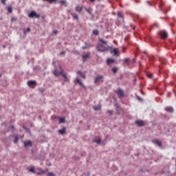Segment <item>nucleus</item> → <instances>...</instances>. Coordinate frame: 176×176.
Segmentation results:
<instances>
[{
  "instance_id": "obj_1",
  "label": "nucleus",
  "mask_w": 176,
  "mask_h": 176,
  "mask_svg": "<svg viewBox=\"0 0 176 176\" xmlns=\"http://www.w3.org/2000/svg\"><path fill=\"white\" fill-rule=\"evenodd\" d=\"M53 75L54 76H58V75H62L63 78L65 79V82H69V79H68V76H67V73L64 72V70L61 69L60 72H58L57 69H54L52 72Z\"/></svg>"
},
{
  "instance_id": "obj_2",
  "label": "nucleus",
  "mask_w": 176,
  "mask_h": 176,
  "mask_svg": "<svg viewBox=\"0 0 176 176\" xmlns=\"http://www.w3.org/2000/svg\"><path fill=\"white\" fill-rule=\"evenodd\" d=\"M108 49H111L110 50V53L115 56L116 57H119L120 56V52H119V50L118 48H112V47H109Z\"/></svg>"
},
{
  "instance_id": "obj_3",
  "label": "nucleus",
  "mask_w": 176,
  "mask_h": 176,
  "mask_svg": "<svg viewBox=\"0 0 176 176\" xmlns=\"http://www.w3.org/2000/svg\"><path fill=\"white\" fill-rule=\"evenodd\" d=\"M96 50L100 53H104V52H107L108 47L104 46L102 44H98L96 47Z\"/></svg>"
},
{
  "instance_id": "obj_4",
  "label": "nucleus",
  "mask_w": 176,
  "mask_h": 176,
  "mask_svg": "<svg viewBox=\"0 0 176 176\" xmlns=\"http://www.w3.org/2000/svg\"><path fill=\"white\" fill-rule=\"evenodd\" d=\"M28 17H30V19H39L41 17V14L36 13L35 11H31L28 14Z\"/></svg>"
},
{
  "instance_id": "obj_5",
  "label": "nucleus",
  "mask_w": 176,
  "mask_h": 176,
  "mask_svg": "<svg viewBox=\"0 0 176 176\" xmlns=\"http://www.w3.org/2000/svg\"><path fill=\"white\" fill-rule=\"evenodd\" d=\"M104 82V76H102V75H99V76H96V77L95 78L94 83H95L96 85H97V84H98V83H101V82Z\"/></svg>"
},
{
  "instance_id": "obj_6",
  "label": "nucleus",
  "mask_w": 176,
  "mask_h": 176,
  "mask_svg": "<svg viewBox=\"0 0 176 176\" xmlns=\"http://www.w3.org/2000/svg\"><path fill=\"white\" fill-rule=\"evenodd\" d=\"M162 39H167L168 38V34L164 30H161L158 32Z\"/></svg>"
},
{
  "instance_id": "obj_7",
  "label": "nucleus",
  "mask_w": 176,
  "mask_h": 176,
  "mask_svg": "<svg viewBox=\"0 0 176 176\" xmlns=\"http://www.w3.org/2000/svg\"><path fill=\"white\" fill-rule=\"evenodd\" d=\"M135 123L136 126H138V127H142L145 126V122H144L142 120H136Z\"/></svg>"
},
{
  "instance_id": "obj_8",
  "label": "nucleus",
  "mask_w": 176,
  "mask_h": 176,
  "mask_svg": "<svg viewBox=\"0 0 176 176\" xmlns=\"http://www.w3.org/2000/svg\"><path fill=\"white\" fill-rule=\"evenodd\" d=\"M116 94H118V97L122 98L124 96V92L122 89L119 88L116 91Z\"/></svg>"
},
{
  "instance_id": "obj_9",
  "label": "nucleus",
  "mask_w": 176,
  "mask_h": 176,
  "mask_svg": "<svg viewBox=\"0 0 176 176\" xmlns=\"http://www.w3.org/2000/svg\"><path fill=\"white\" fill-rule=\"evenodd\" d=\"M153 144H155V145H157V146H162L163 144H162V142L159 141L157 139H154L152 140Z\"/></svg>"
},
{
  "instance_id": "obj_10",
  "label": "nucleus",
  "mask_w": 176,
  "mask_h": 176,
  "mask_svg": "<svg viewBox=\"0 0 176 176\" xmlns=\"http://www.w3.org/2000/svg\"><path fill=\"white\" fill-rule=\"evenodd\" d=\"M90 54H91V53L87 52L85 55L82 56L83 63H85V61H86V60H87V58H90Z\"/></svg>"
},
{
  "instance_id": "obj_11",
  "label": "nucleus",
  "mask_w": 176,
  "mask_h": 176,
  "mask_svg": "<svg viewBox=\"0 0 176 176\" xmlns=\"http://www.w3.org/2000/svg\"><path fill=\"white\" fill-rule=\"evenodd\" d=\"M65 131H67V127L65 126L62 129H59L58 133L61 135H64V134H65Z\"/></svg>"
},
{
  "instance_id": "obj_12",
  "label": "nucleus",
  "mask_w": 176,
  "mask_h": 176,
  "mask_svg": "<svg viewBox=\"0 0 176 176\" xmlns=\"http://www.w3.org/2000/svg\"><path fill=\"white\" fill-rule=\"evenodd\" d=\"M23 145L25 148L28 146H32V142H31V140H28V142H23Z\"/></svg>"
},
{
  "instance_id": "obj_13",
  "label": "nucleus",
  "mask_w": 176,
  "mask_h": 176,
  "mask_svg": "<svg viewBox=\"0 0 176 176\" xmlns=\"http://www.w3.org/2000/svg\"><path fill=\"white\" fill-rule=\"evenodd\" d=\"M76 12H78V13H82V10H83V7L80 6H77L75 7Z\"/></svg>"
},
{
  "instance_id": "obj_14",
  "label": "nucleus",
  "mask_w": 176,
  "mask_h": 176,
  "mask_svg": "<svg viewBox=\"0 0 176 176\" xmlns=\"http://www.w3.org/2000/svg\"><path fill=\"white\" fill-rule=\"evenodd\" d=\"M165 111H166V112L173 113L174 112V108H173V107H168L165 108Z\"/></svg>"
},
{
  "instance_id": "obj_15",
  "label": "nucleus",
  "mask_w": 176,
  "mask_h": 176,
  "mask_svg": "<svg viewBox=\"0 0 176 176\" xmlns=\"http://www.w3.org/2000/svg\"><path fill=\"white\" fill-rule=\"evenodd\" d=\"M71 15L73 17V20H76L77 21H79V16L75 13H71Z\"/></svg>"
},
{
  "instance_id": "obj_16",
  "label": "nucleus",
  "mask_w": 176,
  "mask_h": 176,
  "mask_svg": "<svg viewBox=\"0 0 176 176\" xmlns=\"http://www.w3.org/2000/svg\"><path fill=\"white\" fill-rule=\"evenodd\" d=\"M117 16L119 19H122V21H124V18H123V13H122V12L118 11L117 13Z\"/></svg>"
},
{
  "instance_id": "obj_17",
  "label": "nucleus",
  "mask_w": 176,
  "mask_h": 176,
  "mask_svg": "<svg viewBox=\"0 0 176 176\" xmlns=\"http://www.w3.org/2000/svg\"><path fill=\"white\" fill-rule=\"evenodd\" d=\"M28 85L31 87V86H36V81L30 80L28 82Z\"/></svg>"
},
{
  "instance_id": "obj_18",
  "label": "nucleus",
  "mask_w": 176,
  "mask_h": 176,
  "mask_svg": "<svg viewBox=\"0 0 176 176\" xmlns=\"http://www.w3.org/2000/svg\"><path fill=\"white\" fill-rule=\"evenodd\" d=\"M77 74L78 75H80L81 76V78H82V79H86V75H85V74H83L82 72H80V70L78 71Z\"/></svg>"
},
{
  "instance_id": "obj_19",
  "label": "nucleus",
  "mask_w": 176,
  "mask_h": 176,
  "mask_svg": "<svg viewBox=\"0 0 176 176\" xmlns=\"http://www.w3.org/2000/svg\"><path fill=\"white\" fill-rule=\"evenodd\" d=\"M107 65H111V64H113L115 63V60L111 59V58H108L107 60Z\"/></svg>"
},
{
  "instance_id": "obj_20",
  "label": "nucleus",
  "mask_w": 176,
  "mask_h": 176,
  "mask_svg": "<svg viewBox=\"0 0 176 176\" xmlns=\"http://www.w3.org/2000/svg\"><path fill=\"white\" fill-rule=\"evenodd\" d=\"M93 109H94V111H101V104L94 106Z\"/></svg>"
},
{
  "instance_id": "obj_21",
  "label": "nucleus",
  "mask_w": 176,
  "mask_h": 176,
  "mask_svg": "<svg viewBox=\"0 0 176 176\" xmlns=\"http://www.w3.org/2000/svg\"><path fill=\"white\" fill-rule=\"evenodd\" d=\"M19 140H20V138L19 137V135H14V144H17V142H19Z\"/></svg>"
},
{
  "instance_id": "obj_22",
  "label": "nucleus",
  "mask_w": 176,
  "mask_h": 176,
  "mask_svg": "<svg viewBox=\"0 0 176 176\" xmlns=\"http://www.w3.org/2000/svg\"><path fill=\"white\" fill-rule=\"evenodd\" d=\"M44 2H48L49 3H56L57 0H43Z\"/></svg>"
},
{
  "instance_id": "obj_23",
  "label": "nucleus",
  "mask_w": 176,
  "mask_h": 176,
  "mask_svg": "<svg viewBox=\"0 0 176 176\" xmlns=\"http://www.w3.org/2000/svg\"><path fill=\"white\" fill-rule=\"evenodd\" d=\"M99 42H100V43H102V45H107V43H108L107 41H104V38H98Z\"/></svg>"
},
{
  "instance_id": "obj_24",
  "label": "nucleus",
  "mask_w": 176,
  "mask_h": 176,
  "mask_svg": "<svg viewBox=\"0 0 176 176\" xmlns=\"http://www.w3.org/2000/svg\"><path fill=\"white\" fill-rule=\"evenodd\" d=\"M7 10H8V13H12L13 12V8H12V6L7 7Z\"/></svg>"
},
{
  "instance_id": "obj_25",
  "label": "nucleus",
  "mask_w": 176,
  "mask_h": 176,
  "mask_svg": "<svg viewBox=\"0 0 176 176\" xmlns=\"http://www.w3.org/2000/svg\"><path fill=\"white\" fill-rule=\"evenodd\" d=\"M60 5H64V6H67V1L65 0H61L60 1Z\"/></svg>"
},
{
  "instance_id": "obj_26",
  "label": "nucleus",
  "mask_w": 176,
  "mask_h": 176,
  "mask_svg": "<svg viewBox=\"0 0 176 176\" xmlns=\"http://www.w3.org/2000/svg\"><path fill=\"white\" fill-rule=\"evenodd\" d=\"M94 142H96V144H100L101 139H94Z\"/></svg>"
},
{
  "instance_id": "obj_27",
  "label": "nucleus",
  "mask_w": 176,
  "mask_h": 176,
  "mask_svg": "<svg viewBox=\"0 0 176 176\" xmlns=\"http://www.w3.org/2000/svg\"><path fill=\"white\" fill-rule=\"evenodd\" d=\"M118 67H113L111 71L113 72V74H116V72H118Z\"/></svg>"
},
{
  "instance_id": "obj_28",
  "label": "nucleus",
  "mask_w": 176,
  "mask_h": 176,
  "mask_svg": "<svg viewBox=\"0 0 176 176\" xmlns=\"http://www.w3.org/2000/svg\"><path fill=\"white\" fill-rule=\"evenodd\" d=\"M47 176H56V174H54L53 172H48L47 173Z\"/></svg>"
},
{
  "instance_id": "obj_29",
  "label": "nucleus",
  "mask_w": 176,
  "mask_h": 176,
  "mask_svg": "<svg viewBox=\"0 0 176 176\" xmlns=\"http://www.w3.org/2000/svg\"><path fill=\"white\" fill-rule=\"evenodd\" d=\"M93 34H94V35H98V34H100V32H98V30H93Z\"/></svg>"
},
{
  "instance_id": "obj_30",
  "label": "nucleus",
  "mask_w": 176,
  "mask_h": 176,
  "mask_svg": "<svg viewBox=\"0 0 176 176\" xmlns=\"http://www.w3.org/2000/svg\"><path fill=\"white\" fill-rule=\"evenodd\" d=\"M124 61L125 64H129V63H130V58H126L125 59H124Z\"/></svg>"
},
{
  "instance_id": "obj_31",
  "label": "nucleus",
  "mask_w": 176,
  "mask_h": 176,
  "mask_svg": "<svg viewBox=\"0 0 176 176\" xmlns=\"http://www.w3.org/2000/svg\"><path fill=\"white\" fill-rule=\"evenodd\" d=\"M85 10H86V12H87L89 14H91V10L87 8H85Z\"/></svg>"
},
{
  "instance_id": "obj_32",
  "label": "nucleus",
  "mask_w": 176,
  "mask_h": 176,
  "mask_svg": "<svg viewBox=\"0 0 176 176\" xmlns=\"http://www.w3.org/2000/svg\"><path fill=\"white\" fill-rule=\"evenodd\" d=\"M109 115H110L111 116H112V115H113V111L112 110H108L107 111Z\"/></svg>"
},
{
  "instance_id": "obj_33",
  "label": "nucleus",
  "mask_w": 176,
  "mask_h": 176,
  "mask_svg": "<svg viewBox=\"0 0 176 176\" xmlns=\"http://www.w3.org/2000/svg\"><path fill=\"white\" fill-rule=\"evenodd\" d=\"M65 122V118H60L59 123H64Z\"/></svg>"
},
{
  "instance_id": "obj_34",
  "label": "nucleus",
  "mask_w": 176,
  "mask_h": 176,
  "mask_svg": "<svg viewBox=\"0 0 176 176\" xmlns=\"http://www.w3.org/2000/svg\"><path fill=\"white\" fill-rule=\"evenodd\" d=\"M16 20H17V18L14 16H12V18L11 19L12 23H14V21H16Z\"/></svg>"
},
{
  "instance_id": "obj_35",
  "label": "nucleus",
  "mask_w": 176,
  "mask_h": 176,
  "mask_svg": "<svg viewBox=\"0 0 176 176\" xmlns=\"http://www.w3.org/2000/svg\"><path fill=\"white\" fill-rule=\"evenodd\" d=\"M87 46H89V45H87V43H85V46H82V49L83 50H85L87 49Z\"/></svg>"
},
{
  "instance_id": "obj_36",
  "label": "nucleus",
  "mask_w": 176,
  "mask_h": 176,
  "mask_svg": "<svg viewBox=\"0 0 176 176\" xmlns=\"http://www.w3.org/2000/svg\"><path fill=\"white\" fill-rule=\"evenodd\" d=\"M30 173H35V168L34 167L30 168Z\"/></svg>"
},
{
  "instance_id": "obj_37",
  "label": "nucleus",
  "mask_w": 176,
  "mask_h": 176,
  "mask_svg": "<svg viewBox=\"0 0 176 176\" xmlns=\"http://www.w3.org/2000/svg\"><path fill=\"white\" fill-rule=\"evenodd\" d=\"M30 31H31V29L30 28H28L26 31L24 30V34H27V32H30Z\"/></svg>"
},
{
  "instance_id": "obj_38",
  "label": "nucleus",
  "mask_w": 176,
  "mask_h": 176,
  "mask_svg": "<svg viewBox=\"0 0 176 176\" xmlns=\"http://www.w3.org/2000/svg\"><path fill=\"white\" fill-rule=\"evenodd\" d=\"M38 91H40V93H43L45 91V88H39Z\"/></svg>"
},
{
  "instance_id": "obj_39",
  "label": "nucleus",
  "mask_w": 176,
  "mask_h": 176,
  "mask_svg": "<svg viewBox=\"0 0 176 176\" xmlns=\"http://www.w3.org/2000/svg\"><path fill=\"white\" fill-rule=\"evenodd\" d=\"M147 76L150 78V79H152V78H153V74H147Z\"/></svg>"
},
{
  "instance_id": "obj_40",
  "label": "nucleus",
  "mask_w": 176,
  "mask_h": 176,
  "mask_svg": "<svg viewBox=\"0 0 176 176\" xmlns=\"http://www.w3.org/2000/svg\"><path fill=\"white\" fill-rule=\"evenodd\" d=\"M76 80L77 83H78V85H80V83L82 82L80 81V79H79V78H76Z\"/></svg>"
},
{
  "instance_id": "obj_41",
  "label": "nucleus",
  "mask_w": 176,
  "mask_h": 176,
  "mask_svg": "<svg viewBox=\"0 0 176 176\" xmlns=\"http://www.w3.org/2000/svg\"><path fill=\"white\" fill-rule=\"evenodd\" d=\"M2 5H6V0H1Z\"/></svg>"
},
{
  "instance_id": "obj_42",
  "label": "nucleus",
  "mask_w": 176,
  "mask_h": 176,
  "mask_svg": "<svg viewBox=\"0 0 176 176\" xmlns=\"http://www.w3.org/2000/svg\"><path fill=\"white\" fill-rule=\"evenodd\" d=\"M153 58H155V56H148V59L151 60H153Z\"/></svg>"
},
{
  "instance_id": "obj_43",
  "label": "nucleus",
  "mask_w": 176,
  "mask_h": 176,
  "mask_svg": "<svg viewBox=\"0 0 176 176\" xmlns=\"http://www.w3.org/2000/svg\"><path fill=\"white\" fill-rule=\"evenodd\" d=\"M53 34H55V35H57V34H58V31L54 30Z\"/></svg>"
},
{
  "instance_id": "obj_44",
  "label": "nucleus",
  "mask_w": 176,
  "mask_h": 176,
  "mask_svg": "<svg viewBox=\"0 0 176 176\" xmlns=\"http://www.w3.org/2000/svg\"><path fill=\"white\" fill-rule=\"evenodd\" d=\"M137 98L139 101H143L142 98H141L140 96H137Z\"/></svg>"
},
{
  "instance_id": "obj_45",
  "label": "nucleus",
  "mask_w": 176,
  "mask_h": 176,
  "mask_svg": "<svg viewBox=\"0 0 176 176\" xmlns=\"http://www.w3.org/2000/svg\"><path fill=\"white\" fill-rule=\"evenodd\" d=\"M10 129H11V130H14V126L11 125V126H10Z\"/></svg>"
},
{
  "instance_id": "obj_46",
  "label": "nucleus",
  "mask_w": 176,
  "mask_h": 176,
  "mask_svg": "<svg viewBox=\"0 0 176 176\" xmlns=\"http://www.w3.org/2000/svg\"><path fill=\"white\" fill-rule=\"evenodd\" d=\"M80 86H82V87H85V85L82 82H80L79 84Z\"/></svg>"
},
{
  "instance_id": "obj_47",
  "label": "nucleus",
  "mask_w": 176,
  "mask_h": 176,
  "mask_svg": "<svg viewBox=\"0 0 176 176\" xmlns=\"http://www.w3.org/2000/svg\"><path fill=\"white\" fill-rule=\"evenodd\" d=\"M60 54H62V55L65 54V51H62V52H60Z\"/></svg>"
},
{
  "instance_id": "obj_48",
  "label": "nucleus",
  "mask_w": 176,
  "mask_h": 176,
  "mask_svg": "<svg viewBox=\"0 0 176 176\" xmlns=\"http://www.w3.org/2000/svg\"><path fill=\"white\" fill-rule=\"evenodd\" d=\"M36 174L37 175H42V173L41 172H38Z\"/></svg>"
},
{
  "instance_id": "obj_49",
  "label": "nucleus",
  "mask_w": 176,
  "mask_h": 176,
  "mask_svg": "<svg viewBox=\"0 0 176 176\" xmlns=\"http://www.w3.org/2000/svg\"><path fill=\"white\" fill-rule=\"evenodd\" d=\"M90 2H96V0H89Z\"/></svg>"
},
{
  "instance_id": "obj_50",
  "label": "nucleus",
  "mask_w": 176,
  "mask_h": 176,
  "mask_svg": "<svg viewBox=\"0 0 176 176\" xmlns=\"http://www.w3.org/2000/svg\"><path fill=\"white\" fill-rule=\"evenodd\" d=\"M3 49H6V45H3Z\"/></svg>"
},
{
  "instance_id": "obj_51",
  "label": "nucleus",
  "mask_w": 176,
  "mask_h": 176,
  "mask_svg": "<svg viewBox=\"0 0 176 176\" xmlns=\"http://www.w3.org/2000/svg\"><path fill=\"white\" fill-rule=\"evenodd\" d=\"M155 25L156 27H159V25H158L157 23H155Z\"/></svg>"
},
{
  "instance_id": "obj_52",
  "label": "nucleus",
  "mask_w": 176,
  "mask_h": 176,
  "mask_svg": "<svg viewBox=\"0 0 176 176\" xmlns=\"http://www.w3.org/2000/svg\"><path fill=\"white\" fill-rule=\"evenodd\" d=\"M87 176H90V173H87Z\"/></svg>"
},
{
  "instance_id": "obj_53",
  "label": "nucleus",
  "mask_w": 176,
  "mask_h": 176,
  "mask_svg": "<svg viewBox=\"0 0 176 176\" xmlns=\"http://www.w3.org/2000/svg\"><path fill=\"white\" fill-rule=\"evenodd\" d=\"M133 63H135V59H133Z\"/></svg>"
},
{
  "instance_id": "obj_54",
  "label": "nucleus",
  "mask_w": 176,
  "mask_h": 176,
  "mask_svg": "<svg viewBox=\"0 0 176 176\" xmlns=\"http://www.w3.org/2000/svg\"><path fill=\"white\" fill-rule=\"evenodd\" d=\"M56 64V62H52V65H54Z\"/></svg>"
},
{
  "instance_id": "obj_55",
  "label": "nucleus",
  "mask_w": 176,
  "mask_h": 176,
  "mask_svg": "<svg viewBox=\"0 0 176 176\" xmlns=\"http://www.w3.org/2000/svg\"><path fill=\"white\" fill-rule=\"evenodd\" d=\"M0 78H2V74H0Z\"/></svg>"
},
{
  "instance_id": "obj_56",
  "label": "nucleus",
  "mask_w": 176,
  "mask_h": 176,
  "mask_svg": "<svg viewBox=\"0 0 176 176\" xmlns=\"http://www.w3.org/2000/svg\"><path fill=\"white\" fill-rule=\"evenodd\" d=\"M42 19H45V16H42Z\"/></svg>"
},
{
  "instance_id": "obj_57",
  "label": "nucleus",
  "mask_w": 176,
  "mask_h": 176,
  "mask_svg": "<svg viewBox=\"0 0 176 176\" xmlns=\"http://www.w3.org/2000/svg\"><path fill=\"white\" fill-rule=\"evenodd\" d=\"M149 5H150V6H152V4L150 3Z\"/></svg>"
},
{
  "instance_id": "obj_58",
  "label": "nucleus",
  "mask_w": 176,
  "mask_h": 176,
  "mask_svg": "<svg viewBox=\"0 0 176 176\" xmlns=\"http://www.w3.org/2000/svg\"><path fill=\"white\" fill-rule=\"evenodd\" d=\"M43 173H45V171H43Z\"/></svg>"
}]
</instances>
